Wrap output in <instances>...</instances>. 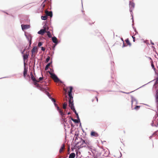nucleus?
<instances>
[{
    "instance_id": "obj_40",
    "label": "nucleus",
    "mask_w": 158,
    "mask_h": 158,
    "mask_svg": "<svg viewBox=\"0 0 158 158\" xmlns=\"http://www.w3.org/2000/svg\"><path fill=\"white\" fill-rule=\"evenodd\" d=\"M65 147V145L64 144H63L62 146L60 148H64Z\"/></svg>"
},
{
    "instance_id": "obj_51",
    "label": "nucleus",
    "mask_w": 158,
    "mask_h": 158,
    "mask_svg": "<svg viewBox=\"0 0 158 158\" xmlns=\"http://www.w3.org/2000/svg\"><path fill=\"white\" fill-rule=\"evenodd\" d=\"M106 149H103L104 150V151H105V150H106Z\"/></svg>"
},
{
    "instance_id": "obj_15",
    "label": "nucleus",
    "mask_w": 158,
    "mask_h": 158,
    "mask_svg": "<svg viewBox=\"0 0 158 158\" xmlns=\"http://www.w3.org/2000/svg\"><path fill=\"white\" fill-rule=\"evenodd\" d=\"M46 32L45 31L44 29H41L38 32V33L39 34L43 35Z\"/></svg>"
},
{
    "instance_id": "obj_25",
    "label": "nucleus",
    "mask_w": 158,
    "mask_h": 158,
    "mask_svg": "<svg viewBox=\"0 0 158 158\" xmlns=\"http://www.w3.org/2000/svg\"><path fill=\"white\" fill-rule=\"evenodd\" d=\"M41 18L43 20H46L47 19V16L46 15L44 16H42L41 17Z\"/></svg>"
},
{
    "instance_id": "obj_20",
    "label": "nucleus",
    "mask_w": 158,
    "mask_h": 158,
    "mask_svg": "<svg viewBox=\"0 0 158 158\" xmlns=\"http://www.w3.org/2000/svg\"><path fill=\"white\" fill-rule=\"evenodd\" d=\"M134 4L131 2H130L129 6L131 9H133L134 7Z\"/></svg>"
},
{
    "instance_id": "obj_17",
    "label": "nucleus",
    "mask_w": 158,
    "mask_h": 158,
    "mask_svg": "<svg viewBox=\"0 0 158 158\" xmlns=\"http://www.w3.org/2000/svg\"><path fill=\"white\" fill-rule=\"evenodd\" d=\"M29 56V54L28 53H27L25 54H24L23 55V59H24V60L27 59L28 57Z\"/></svg>"
},
{
    "instance_id": "obj_19",
    "label": "nucleus",
    "mask_w": 158,
    "mask_h": 158,
    "mask_svg": "<svg viewBox=\"0 0 158 158\" xmlns=\"http://www.w3.org/2000/svg\"><path fill=\"white\" fill-rule=\"evenodd\" d=\"M75 155L74 153H71L69 156V158H74L75 157Z\"/></svg>"
},
{
    "instance_id": "obj_49",
    "label": "nucleus",
    "mask_w": 158,
    "mask_h": 158,
    "mask_svg": "<svg viewBox=\"0 0 158 158\" xmlns=\"http://www.w3.org/2000/svg\"><path fill=\"white\" fill-rule=\"evenodd\" d=\"M157 80L156 81V83L155 84V85H156V84L157 83Z\"/></svg>"
},
{
    "instance_id": "obj_30",
    "label": "nucleus",
    "mask_w": 158,
    "mask_h": 158,
    "mask_svg": "<svg viewBox=\"0 0 158 158\" xmlns=\"http://www.w3.org/2000/svg\"><path fill=\"white\" fill-rule=\"evenodd\" d=\"M140 106H135V107L134 108V109L137 110H139L140 108Z\"/></svg>"
},
{
    "instance_id": "obj_6",
    "label": "nucleus",
    "mask_w": 158,
    "mask_h": 158,
    "mask_svg": "<svg viewBox=\"0 0 158 158\" xmlns=\"http://www.w3.org/2000/svg\"><path fill=\"white\" fill-rule=\"evenodd\" d=\"M38 52V48L37 47H34L31 50L32 57L35 56Z\"/></svg>"
},
{
    "instance_id": "obj_26",
    "label": "nucleus",
    "mask_w": 158,
    "mask_h": 158,
    "mask_svg": "<svg viewBox=\"0 0 158 158\" xmlns=\"http://www.w3.org/2000/svg\"><path fill=\"white\" fill-rule=\"evenodd\" d=\"M43 29H44L45 31L46 32V30L48 29V27H47V26L46 25H44L43 27Z\"/></svg>"
},
{
    "instance_id": "obj_11",
    "label": "nucleus",
    "mask_w": 158,
    "mask_h": 158,
    "mask_svg": "<svg viewBox=\"0 0 158 158\" xmlns=\"http://www.w3.org/2000/svg\"><path fill=\"white\" fill-rule=\"evenodd\" d=\"M45 13L47 16H49L50 17H52V12L51 11H48V10H46L45 11Z\"/></svg>"
},
{
    "instance_id": "obj_43",
    "label": "nucleus",
    "mask_w": 158,
    "mask_h": 158,
    "mask_svg": "<svg viewBox=\"0 0 158 158\" xmlns=\"http://www.w3.org/2000/svg\"><path fill=\"white\" fill-rule=\"evenodd\" d=\"M95 98L96 99V100H97V102H98V98L97 97H95Z\"/></svg>"
},
{
    "instance_id": "obj_52",
    "label": "nucleus",
    "mask_w": 158,
    "mask_h": 158,
    "mask_svg": "<svg viewBox=\"0 0 158 158\" xmlns=\"http://www.w3.org/2000/svg\"><path fill=\"white\" fill-rule=\"evenodd\" d=\"M68 114H70V112H69V113H68Z\"/></svg>"
},
{
    "instance_id": "obj_24",
    "label": "nucleus",
    "mask_w": 158,
    "mask_h": 158,
    "mask_svg": "<svg viewBox=\"0 0 158 158\" xmlns=\"http://www.w3.org/2000/svg\"><path fill=\"white\" fill-rule=\"evenodd\" d=\"M50 64L51 63H49L46 65L45 69V70H47L48 69V68L50 66Z\"/></svg>"
},
{
    "instance_id": "obj_5",
    "label": "nucleus",
    "mask_w": 158,
    "mask_h": 158,
    "mask_svg": "<svg viewBox=\"0 0 158 158\" xmlns=\"http://www.w3.org/2000/svg\"><path fill=\"white\" fill-rule=\"evenodd\" d=\"M49 74L51 75V78L54 80L55 82H58L59 81V79L54 74L51 72H49Z\"/></svg>"
},
{
    "instance_id": "obj_23",
    "label": "nucleus",
    "mask_w": 158,
    "mask_h": 158,
    "mask_svg": "<svg viewBox=\"0 0 158 158\" xmlns=\"http://www.w3.org/2000/svg\"><path fill=\"white\" fill-rule=\"evenodd\" d=\"M46 32L47 33V35L49 38H51L52 37V35L51 33L49 31H46Z\"/></svg>"
},
{
    "instance_id": "obj_34",
    "label": "nucleus",
    "mask_w": 158,
    "mask_h": 158,
    "mask_svg": "<svg viewBox=\"0 0 158 158\" xmlns=\"http://www.w3.org/2000/svg\"><path fill=\"white\" fill-rule=\"evenodd\" d=\"M41 50L43 51H44L45 50V48L44 47H41Z\"/></svg>"
},
{
    "instance_id": "obj_27",
    "label": "nucleus",
    "mask_w": 158,
    "mask_h": 158,
    "mask_svg": "<svg viewBox=\"0 0 158 158\" xmlns=\"http://www.w3.org/2000/svg\"><path fill=\"white\" fill-rule=\"evenodd\" d=\"M67 106V103L66 102H64L63 104V107L64 109H65L66 108V107Z\"/></svg>"
},
{
    "instance_id": "obj_42",
    "label": "nucleus",
    "mask_w": 158,
    "mask_h": 158,
    "mask_svg": "<svg viewBox=\"0 0 158 158\" xmlns=\"http://www.w3.org/2000/svg\"><path fill=\"white\" fill-rule=\"evenodd\" d=\"M134 101H133V100H132L131 101V107H132H132H133V102Z\"/></svg>"
},
{
    "instance_id": "obj_50",
    "label": "nucleus",
    "mask_w": 158,
    "mask_h": 158,
    "mask_svg": "<svg viewBox=\"0 0 158 158\" xmlns=\"http://www.w3.org/2000/svg\"><path fill=\"white\" fill-rule=\"evenodd\" d=\"M125 45L124 44V42H123V47H125Z\"/></svg>"
},
{
    "instance_id": "obj_54",
    "label": "nucleus",
    "mask_w": 158,
    "mask_h": 158,
    "mask_svg": "<svg viewBox=\"0 0 158 158\" xmlns=\"http://www.w3.org/2000/svg\"><path fill=\"white\" fill-rule=\"evenodd\" d=\"M68 149V150L69 151V150H70V149H69H69Z\"/></svg>"
},
{
    "instance_id": "obj_22",
    "label": "nucleus",
    "mask_w": 158,
    "mask_h": 158,
    "mask_svg": "<svg viewBox=\"0 0 158 158\" xmlns=\"http://www.w3.org/2000/svg\"><path fill=\"white\" fill-rule=\"evenodd\" d=\"M125 42L126 43L130 46H131V44L130 43L128 39H126L125 40Z\"/></svg>"
},
{
    "instance_id": "obj_39",
    "label": "nucleus",
    "mask_w": 158,
    "mask_h": 158,
    "mask_svg": "<svg viewBox=\"0 0 158 158\" xmlns=\"http://www.w3.org/2000/svg\"><path fill=\"white\" fill-rule=\"evenodd\" d=\"M109 151H108L107 152V151H106V156H107L109 154Z\"/></svg>"
},
{
    "instance_id": "obj_13",
    "label": "nucleus",
    "mask_w": 158,
    "mask_h": 158,
    "mask_svg": "<svg viewBox=\"0 0 158 158\" xmlns=\"http://www.w3.org/2000/svg\"><path fill=\"white\" fill-rule=\"evenodd\" d=\"M91 135L92 136L97 137L98 136V134L95 131H92L91 133Z\"/></svg>"
},
{
    "instance_id": "obj_48",
    "label": "nucleus",
    "mask_w": 158,
    "mask_h": 158,
    "mask_svg": "<svg viewBox=\"0 0 158 158\" xmlns=\"http://www.w3.org/2000/svg\"><path fill=\"white\" fill-rule=\"evenodd\" d=\"M43 85V86H45V85H46V84L45 83H44V84H43V85Z\"/></svg>"
},
{
    "instance_id": "obj_56",
    "label": "nucleus",
    "mask_w": 158,
    "mask_h": 158,
    "mask_svg": "<svg viewBox=\"0 0 158 158\" xmlns=\"http://www.w3.org/2000/svg\"><path fill=\"white\" fill-rule=\"evenodd\" d=\"M72 149H73H73H74L72 148Z\"/></svg>"
},
{
    "instance_id": "obj_12",
    "label": "nucleus",
    "mask_w": 158,
    "mask_h": 158,
    "mask_svg": "<svg viewBox=\"0 0 158 158\" xmlns=\"http://www.w3.org/2000/svg\"><path fill=\"white\" fill-rule=\"evenodd\" d=\"M21 27L22 30H24L30 28V26L29 25H22Z\"/></svg>"
},
{
    "instance_id": "obj_14",
    "label": "nucleus",
    "mask_w": 158,
    "mask_h": 158,
    "mask_svg": "<svg viewBox=\"0 0 158 158\" xmlns=\"http://www.w3.org/2000/svg\"><path fill=\"white\" fill-rule=\"evenodd\" d=\"M27 68H26V67L25 66L24 67L23 73V76L25 78L26 77V76L27 75Z\"/></svg>"
},
{
    "instance_id": "obj_10",
    "label": "nucleus",
    "mask_w": 158,
    "mask_h": 158,
    "mask_svg": "<svg viewBox=\"0 0 158 158\" xmlns=\"http://www.w3.org/2000/svg\"><path fill=\"white\" fill-rule=\"evenodd\" d=\"M55 106L56 107L57 110L59 111V112L60 113V114L62 115L64 114L63 113L62 111L61 110V109L57 105L56 103H54Z\"/></svg>"
},
{
    "instance_id": "obj_3",
    "label": "nucleus",
    "mask_w": 158,
    "mask_h": 158,
    "mask_svg": "<svg viewBox=\"0 0 158 158\" xmlns=\"http://www.w3.org/2000/svg\"><path fill=\"white\" fill-rule=\"evenodd\" d=\"M90 151H91L94 155H99L101 154L100 152L98 151V149H90Z\"/></svg>"
},
{
    "instance_id": "obj_33",
    "label": "nucleus",
    "mask_w": 158,
    "mask_h": 158,
    "mask_svg": "<svg viewBox=\"0 0 158 158\" xmlns=\"http://www.w3.org/2000/svg\"><path fill=\"white\" fill-rule=\"evenodd\" d=\"M45 93L49 97L50 96L49 95V93L47 91V90H46L45 91Z\"/></svg>"
},
{
    "instance_id": "obj_31",
    "label": "nucleus",
    "mask_w": 158,
    "mask_h": 158,
    "mask_svg": "<svg viewBox=\"0 0 158 158\" xmlns=\"http://www.w3.org/2000/svg\"><path fill=\"white\" fill-rule=\"evenodd\" d=\"M50 59V57L49 56H48L46 60V62H48V61H49Z\"/></svg>"
},
{
    "instance_id": "obj_47",
    "label": "nucleus",
    "mask_w": 158,
    "mask_h": 158,
    "mask_svg": "<svg viewBox=\"0 0 158 158\" xmlns=\"http://www.w3.org/2000/svg\"><path fill=\"white\" fill-rule=\"evenodd\" d=\"M151 44L152 45H154V44L153 42H152V41H151Z\"/></svg>"
},
{
    "instance_id": "obj_18",
    "label": "nucleus",
    "mask_w": 158,
    "mask_h": 158,
    "mask_svg": "<svg viewBox=\"0 0 158 158\" xmlns=\"http://www.w3.org/2000/svg\"><path fill=\"white\" fill-rule=\"evenodd\" d=\"M34 82V85H35L36 87L38 88L39 87L40 85H39L37 83V82H39V81H38L37 80H36V81H33Z\"/></svg>"
},
{
    "instance_id": "obj_53",
    "label": "nucleus",
    "mask_w": 158,
    "mask_h": 158,
    "mask_svg": "<svg viewBox=\"0 0 158 158\" xmlns=\"http://www.w3.org/2000/svg\"><path fill=\"white\" fill-rule=\"evenodd\" d=\"M77 139V137H75V139Z\"/></svg>"
},
{
    "instance_id": "obj_7",
    "label": "nucleus",
    "mask_w": 158,
    "mask_h": 158,
    "mask_svg": "<svg viewBox=\"0 0 158 158\" xmlns=\"http://www.w3.org/2000/svg\"><path fill=\"white\" fill-rule=\"evenodd\" d=\"M69 107L71 108V109L73 111V112L75 113L76 115H77V113L74 108L73 102H69Z\"/></svg>"
},
{
    "instance_id": "obj_4",
    "label": "nucleus",
    "mask_w": 158,
    "mask_h": 158,
    "mask_svg": "<svg viewBox=\"0 0 158 158\" xmlns=\"http://www.w3.org/2000/svg\"><path fill=\"white\" fill-rule=\"evenodd\" d=\"M51 0H44L43 3L41 4V6L42 9H43L45 6L46 5H49Z\"/></svg>"
},
{
    "instance_id": "obj_32",
    "label": "nucleus",
    "mask_w": 158,
    "mask_h": 158,
    "mask_svg": "<svg viewBox=\"0 0 158 158\" xmlns=\"http://www.w3.org/2000/svg\"><path fill=\"white\" fill-rule=\"evenodd\" d=\"M42 43L41 42H39L38 44V47H40L42 45Z\"/></svg>"
},
{
    "instance_id": "obj_29",
    "label": "nucleus",
    "mask_w": 158,
    "mask_h": 158,
    "mask_svg": "<svg viewBox=\"0 0 158 158\" xmlns=\"http://www.w3.org/2000/svg\"><path fill=\"white\" fill-rule=\"evenodd\" d=\"M71 119L75 123H78V121L77 119H74L73 118H71Z\"/></svg>"
},
{
    "instance_id": "obj_1",
    "label": "nucleus",
    "mask_w": 158,
    "mask_h": 158,
    "mask_svg": "<svg viewBox=\"0 0 158 158\" xmlns=\"http://www.w3.org/2000/svg\"><path fill=\"white\" fill-rule=\"evenodd\" d=\"M90 143L89 141L85 140H84L82 139V144L81 145V148L83 147H85V148H90Z\"/></svg>"
},
{
    "instance_id": "obj_21",
    "label": "nucleus",
    "mask_w": 158,
    "mask_h": 158,
    "mask_svg": "<svg viewBox=\"0 0 158 158\" xmlns=\"http://www.w3.org/2000/svg\"><path fill=\"white\" fill-rule=\"evenodd\" d=\"M30 75L31 77V79L33 81H36V80L35 78L34 77L32 73L31 72V73Z\"/></svg>"
},
{
    "instance_id": "obj_2",
    "label": "nucleus",
    "mask_w": 158,
    "mask_h": 158,
    "mask_svg": "<svg viewBox=\"0 0 158 158\" xmlns=\"http://www.w3.org/2000/svg\"><path fill=\"white\" fill-rule=\"evenodd\" d=\"M69 89V91L68 92V95L69 97V102H73V97L72 95V92L73 89V88L72 86H69L68 87V89Z\"/></svg>"
},
{
    "instance_id": "obj_55",
    "label": "nucleus",
    "mask_w": 158,
    "mask_h": 158,
    "mask_svg": "<svg viewBox=\"0 0 158 158\" xmlns=\"http://www.w3.org/2000/svg\"><path fill=\"white\" fill-rule=\"evenodd\" d=\"M131 9L130 8V11H131V10H131Z\"/></svg>"
},
{
    "instance_id": "obj_9",
    "label": "nucleus",
    "mask_w": 158,
    "mask_h": 158,
    "mask_svg": "<svg viewBox=\"0 0 158 158\" xmlns=\"http://www.w3.org/2000/svg\"><path fill=\"white\" fill-rule=\"evenodd\" d=\"M43 85H40L39 87L38 88L39 89H40V90L42 91H45L46 90H47L48 89V88L46 87L45 88H44L43 87Z\"/></svg>"
},
{
    "instance_id": "obj_16",
    "label": "nucleus",
    "mask_w": 158,
    "mask_h": 158,
    "mask_svg": "<svg viewBox=\"0 0 158 158\" xmlns=\"http://www.w3.org/2000/svg\"><path fill=\"white\" fill-rule=\"evenodd\" d=\"M52 40L53 43L56 44H57V39L56 37L54 36L52 37Z\"/></svg>"
},
{
    "instance_id": "obj_35",
    "label": "nucleus",
    "mask_w": 158,
    "mask_h": 158,
    "mask_svg": "<svg viewBox=\"0 0 158 158\" xmlns=\"http://www.w3.org/2000/svg\"><path fill=\"white\" fill-rule=\"evenodd\" d=\"M152 68H153L154 70H156V69L154 67V66L153 64H152Z\"/></svg>"
},
{
    "instance_id": "obj_44",
    "label": "nucleus",
    "mask_w": 158,
    "mask_h": 158,
    "mask_svg": "<svg viewBox=\"0 0 158 158\" xmlns=\"http://www.w3.org/2000/svg\"><path fill=\"white\" fill-rule=\"evenodd\" d=\"M25 50V49H24L23 51L22 52H21V53L22 54H24V52Z\"/></svg>"
},
{
    "instance_id": "obj_45",
    "label": "nucleus",
    "mask_w": 158,
    "mask_h": 158,
    "mask_svg": "<svg viewBox=\"0 0 158 158\" xmlns=\"http://www.w3.org/2000/svg\"><path fill=\"white\" fill-rule=\"evenodd\" d=\"M29 41V42L30 45L31 44V40H30Z\"/></svg>"
},
{
    "instance_id": "obj_28",
    "label": "nucleus",
    "mask_w": 158,
    "mask_h": 158,
    "mask_svg": "<svg viewBox=\"0 0 158 158\" xmlns=\"http://www.w3.org/2000/svg\"><path fill=\"white\" fill-rule=\"evenodd\" d=\"M27 38L28 41L31 40V35H28L27 36Z\"/></svg>"
},
{
    "instance_id": "obj_36",
    "label": "nucleus",
    "mask_w": 158,
    "mask_h": 158,
    "mask_svg": "<svg viewBox=\"0 0 158 158\" xmlns=\"http://www.w3.org/2000/svg\"><path fill=\"white\" fill-rule=\"evenodd\" d=\"M43 79V77H40V78H39L38 81H40L42 80Z\"/></svg>"
},
{
    "instance_id": "obj_38",
    "label": "nucleus",
    "mask_w": 158,
    "mask_h": 158,
    "mask_svg": "<svg viewBox=\"0 0 158 158\" xmlns=\"http://www.w3.org/2000/svg\"><path fill=\"white\" fill-rule=\"evenodd\" d=\"M64 149H60L59 150V152L61 153L62 152Z\"/></svg>"
},
{
    "instance_id": "obj_46",
    "label": "nucleus",
    "mask_w": 158,
    "mask_h": 158,
    "mask_svg": "<svg viewBox=\"0 0 158 158\" xmlns=\"http://www.w3.org/2000/svg\"><path fill=\"white\" fill-rule=\"evenodd\" d=\"M76 116H77V118L79 119V116H78V113L77 114V115H76Z\"/></svg>"
},
{
    "instance_id": "obj_8",
    "label": "nucleus",
    "mask_w": 158,
    "mask_h": 158,
    "mask_svg": "<svg viewBox=\"0 0 158 158\" xmlns=\"http://www.w3.org/2000/svg\"><path fill=\"white\" fill-rule=\"evenodd\" d=\"M156 97V104L157 107V108L158 113L157 114L158 115V89L156 91V94L155 96Z\"/></svg>"
},
{
    "instance_id": "obj_37",
    "label": "nucleus",
    "mask_w": 158,
    "mask_h": 158,
    "mask_svg": "<svg viewBox=\"0 0 158 158\" xmlns=\"http://www.w3.org/2000/svg\"><path fill=\"white\" fill-rule=\"evenodd\" d=\"M132 37L133 39V41L134 42H135V37L134 36H132Z\"/></svg>"
},
{
    "instance_id": "obj_41",
    "label": "nucleus",
    "mask_w": 158,
    "mask_h": 158,
    "mask_svg": "<svg viewBox=\"0 0 158 158\" xmlns=\"http://www.w3.org/2000/svg\"><path fill=\"white\" fill-rule=\"evenodd\" d=\"M52 100L54 102H56V100H55L53 98H52Z\"/></svg>"
}]
</instances>
